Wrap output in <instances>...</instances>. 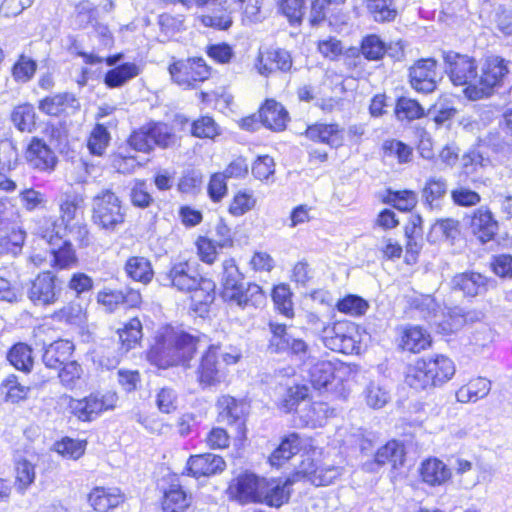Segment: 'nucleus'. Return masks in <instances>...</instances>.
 <instances>
[{"instance_id": "obj_1", "label": "nucleus", "mask_w": 512, "mask_h": 512, "mask_svg": "<svg viewBox=\"0 0 512 512\" xmlns=\"http://www.w3.org/2000/svg\"><path fill=\"white\" fill-rule=\"evenodd\" d=\"M157 281L163 287L174 288L191 296V307L200 315L208 311L215 300V283L202 277L194 265L188 261L172 264L169 270L160 272Z\"/></svg>"}, {"instance_id": "obj_2", "label": "nucleus", "mask_w": 512, "mask_h": 512, "mask_svg": "<svg viewBox=\"0 0 512 512\" xmlns=\"http://www.w3.org/2000/svg\"><path fill=\"white\" fill-rule=\"evenodd\" d=\"M207 344L205 335L196 336L184 331L165 329L156 337L148 352L151 364L166 369L172 366H188L196 351Z\"/></svg>"}, {"instance_id": "obj_3", "label": "nucleus", "mask_w": 512, "mask_h": 512, "mask_svg": "<svg viewBox=\"0 0 512 512\" xmlns=\"http://www.w3.org/2000/svg\"><path fill=\"white\" fill-rule=\"evenodd\" d=\"M478 86L469 89V99L490 97L496 89L512 83V62L500 56L486 57L479 68Z\"/></svg>"}, {"instance_id": "obj_4", "label": "nucleus", "mask_w": 512, "mask_h": 512, "mask_svg": "<svg viewBox=\"0 0 512 512\" xmlns=\"http://www.w3.org/2000/svg\"><path fill=\"white\" fill-rule=\"evenodd\" d=\"M92 222L99 229L115 232L125 222L120 198L110 189H103L92 199Z\"/></svg>"}, {"instance_id": "obj_5", "label": "nucleus", "mask_w": 512, "mask_h": 512, "mask_svg": "<svg viewBox=\"0 0 512 512\" xmlns=\"http://www.w3.org/2000/svg\"><path fill=\"white\" fill-rule=\"evenodd\" d=\"M175 141V135L167 124L148 123L133 131L128 139L131 148L139 152H150L155 146L167 148Z\"/></svg>"}, {"instance_id": "obj_6", "label": "nucleus", "mask_w": 512, "mask_h": 512, "mask_svg": "<svg viewBox=\"0 0 512 512\" xmlns=\"http://www.w3.org/2000/svg\"><path fill=\"white\" fill-rule=\"evenodd\" d=\"M446 73L455 86H465L464 92L469 98V89L478 86L479 69L475 59L457 53L444 55Z\"/></svg>"}, {"instance_id": "obj_7", "label": "nucleus", "mask_w": 512, "mask_h": 512, "mask_svg": "<svg viewBox=\"0 0 512 512\" xmlns=\"http://www.w3.org/2000/svg\"><path fill=\"white\" fill-rule=\"evenodd\" d=\"M61 282L51 271L39 273L26 285V296L35 306L54 304L61 295Z\"/></svg>"}, {"instance_id": "obj_8", "label": "nucleus", "mask_w": 512, "mask_h": 512, "mask_svg": "<svg viewBox=\"0 0 512 512\" xmlns=\"http://www.w3.org/2000/svg\"><path fill=\"white\" fill-rule=\"evenodd\" d=\"M171 79L183 88H195L210 77V68L202 58L177 61L168 68Z\"/></svg>"}, {"instance_id": "obj_9", "label": "nucleus", "mask_w": 512, "mask_h": 512, "mask_svg": "<svg viewBox=\"0 0 512 512\" xmlns=\"http://www.w3.org/2000/svg\"><path fill=\"white\" fill-rule=\"evenodd\" d=\"M342 474V468L334 465L316 466L311 458L301 462L295 472V478L299 481H308L315 486H327L332 484Z\"/></svg>"}, {"instance_id": "obj_10", "label": "nucleus", "mask_w": 512, "mask_h": 512, "mask_svg": "<svg viewBox=\"0 0 512 512\" xmlns=\"http://www.w3.org/2000/svg\"><path fill=\"white\" fill-rule=\"evenodd\" d=\"M437 62L433 58L420 59L409 68V82L417 92L435 91L438 82Z\"/></svg>"}, {"instance_id": "obj_11", "label": "nucleus", "mask_w": 512, "mask_h": 512, "mask_svg": "<svg viewBox=\"0 0 512 512\" xmlns=\"http://www.w3.org/2000/svg\"><path fill=\"white\" fill-rule=\"evenodd\" d=\"M263 478L244 473L231 481L228 492L232 499L241 504L259 503Z\"/></svg>"}, {"instance_id": "obj_12", "label": "nucleus", "mask_w": 512, "mask_h": 512, "mask_svg": "<svg viewBox=\"0 0 512 512\" xmlns=\"http://www.w3.org/2000/svg\"><path fill=\"white\" fill-rule=\"evenodd\" d=\"M25 159L31 168L47 173L54 171L58 162L55 152L38 137H33L28 144Z\"/></svg>"}, {"instance_id": "obj_13", "label": "nucleus", "mask_w": 512, "mask_h": 512, "mask_svg": "<svg viewBox=\"0 0 512 512\" xmlns=\"http://www.w3.org/2000/svg\"><path fill=\"white\" fill-rule=\"evenodd\" d=\"M298 482L295 478V473L285 480L263 478L261 488V499L259 503L266 504L271 507H280L288 502L291 494V486Z\"/></svg>"}, {"instance_id": "obj_14", "label": "nucleus", "mask_w": 512, "mask_h": 512, "mask_svg": "<svg viewBox=\"0 0 512 512\" xmlns=\"http://www.w3.org/2000/svg\"><path fill=\"white\" fill-rule=\"evenodd\" d=\"M255 67L259 74L266 77L276 71L288 72L292 67V58L284 49H267L259 52Z\"/></svg>"}, {"instance_id": "obj_15", "label": "nucleus", "mask_w": 512, "mask_h": 512, "mask_svg": "<svg viewBox=\"0 0 512 512\" xmlns=\"http://www.w3.org/2000/svg\"><path fill=\"white\" fill-rule=\"evenodd\" d=\"M217 406L220 421L229 425H236L239 432L244 431L246 416L249 412V406L246 402L231 396H222L219 398Z\"/></svg>"}, {"instance_id": "obj_16", "label": "nucleus", "mask_w": 512, "mask_h": 512, "mask_svg": "<svg viewBox=\"0 0 512 512\" xmlns=\"http://www.w3.org/2000/svg\"><path fill=\"white\" fill-rule=\"evenodd\" d=\"M493 281L480 273L464 272L455 275L451 280V287L455 291H461L464 295L475 297L485 293Z\"/></svg>"}, {"instance_id": "obj_17", "label": "nucleus", "mask_w": 512, "mask_h": 512, "mask_svg": "<svg viewBox=\"0 0 512 512\" xmlns=\"http://www.w3.org/2000/svg\"><path fill=\"white\" fill-rule=\"evenodd\" d=\"M206 353L202 356L200 366L198 368L199 381L206 385H214L221 381L223 376L220 363L218 362V354L220 346L208 343Z\"/></svg>"}, {"instance_id": "obj_18", "label": "nucleus", "mask_w": 512, "mask_h": 512, "mask_svg": "<svg viewBox=\"0 0 512 512\" xmlns=\"http://www.w3.org/2000/svg\"><path fill=\"white\" fill-rule=\"evenodd\" d=\"M70 412L81 421H92L101 412L108 409L102 397L91 394L83 399H69Z\"/></svg>"}, {"instance_id": "obj_19", "label": "nucleus", "mask_w": 512, "mask_h": 512, "mask_svg": "<svg viewBox=\"0 0 512 512\" xmlns=\"http://www.w3.org/2000/svg\"><path fill=\"white\" fill-rule=\"evenodd\" d=\"M188 470L194 477L216 475L224 471L226 463L216 454L204 453L190 456L187 462Z\"/></svg>"}, {"instance_id": "obj_20", "label": "nucleus", "mask_w": 512, "mask_h": 512, "mask_svg": "<svg viewBox=\"0 0 512 512\" xmlns=\"http://www.w3.org/2000/svg\"><path fill=\"white\" fill-rule=\"evenodd\" d=\"M470 227L472 233L482 243H486L497 234L498 222L487 207H480L473 212Z\"/></svg>"}, {"instance_id": "obj_21", "label": "nucleus", "mask_w": 512, "mask_h": 512, "mask_svg": "<svg viewBox=\"0 0 512 512\" xmlns=\"http://www.w3.org/2000/svg\"><path fill=\"white\" fill-rule=\"evenodd\" d=\"M447 191L448 184L444 177L431 176L421 190V202L430 210H441Z\"/></svg>"}, {"instance_id": "obj_22", "label": "nucleus", "mask_w": 512, "mask_h": 512, "mask_svg": "<svg viewBox=\"0 0 512 512\" xmlns=\"http://www.w3.org/2000/svg\"><path fill=\"white\" fill-rule=\"evenodd\" d=\"M243 274L239 271L235 260L226 259L222 263L221 286L222 298L228 302L233 299L239 289L243 286Z\"/></svg>"}, {"instance_id": "obj_23", "label": "nucleus", "mask_w": 512, "mask_h": 512, "mask_svg": "<svg viewBox=\"0 0 512 512\" xmlns=\"http://www.w3.org/2000/svg\"><path fill=\"white\" fill-rule=\"evenodd\" d=\"M74 352V344L69 340H57L45 347L42 361L51 369H58L68 361Z\"/></svg>"}, {"instance_id": "obj_24", "label": "nucleus", "mask_w": 512, "mask_h": 512, "mask_svg": "<svg viewBox=\"0 0 512 512\" xmlns=\"http://www.w3.org/2000/svg\"><path fill=\"white\" fill-rule=\"evenodd\" d=\"M259 117L262 124L272 131H283L288 122V112L277 101L266 100L259 110Z\"/></svg>"}, {"instance_id": "obj_25", "label": "nucleus", "mask_w": 512, "mask_h": 512, "mask_svg": "<svg viewBox=\"0 0 512 512\" xmlns=\"http://www.w3.org/2000/svg\"><path fill=\"white\" fill-rule=\"evenodd\" d=\"M85 198L77 192L65 193L59 204L60 220L66 226L83 219Z\"/></svg>"}, {"instance_id": "obj_26", "label": "nucleus", "mask_w": 512, "mask_h": 512, "mask_svg": "<svg viewBox=\"0 0 512 512\" xmlns=\"http://www.w3.org/2000/svg\"><path fill=\"white\" fill-rule=\"evenodd\" d=\"M88 501L94 510L107 512L124 501V495L118 488L95 487L88 495Z\"/></svg>"}, {"instance_id": "obj_27", "label": "nucleus", "mask_w": 512, "mask_h": 512, "mask_svg": "<svg viewBox=\"0 0 512 512\" xmlns=\"http://www.w3.org/2000/svg\"><path fill=\"white\" fill-rule=\"evenodd\" d=\"M338 124L316 123L308 126L306 136L315 142L325 143L331 147L342 145L343 137Z\"/></svg>"}, {"instance_id": "obj_28", "label": "nucleus", "mask_w": 512, "mask_h": 512, "mask_svg": "<svg viewBox=\"0 0 512 512\" xmlns=\"http://www.w3.org/2000/svg\"><path fill=\"white\" fill-rule=\"evenodd\" d=\"M228 302L242 309L248 307L260 308L266 303V294L262 288L255 283H249L247 286L243 284L235 297Z\"/></svg>"}, {"instance_id": "obj_29", "label": "nucleus", "mask_w": 512, "mask_h": 512, "mask_svg": "<svg viewBox=\"0 0 512 512\" xmlns=\"http://www.w3.org/2000/svg\"><path fill=\"white\" fill-rule=\"evenodd\" d=\"M163 512H193L191 497L179 485H171L164 492L162 499Z\"/></svg>"}, {"instance_id": "obj_30", "label": "nucleus", "mask_w": 512, "mask_h": 512, "mask_svg": "<svg viewBox=\"0 0 512 512\" xmlns=\"http://www.w3.org/2000/svg\"><path fill=\"white\" fill-rule=\"evenodd\" d=\"M405 382L416 390L437 386L431 375V370L427 366L426 359H419L408 368Z\"/></svg>"}, {"instance_id": "obj_31", "label": "nucleus", "mask_w": 512, "mask_h": 512, "mask_svg": "<svg viewBox=\"0 0 512 512\" xmlns=\"http://www.w3.org/2000/svg\"><path fill=\"white\" fill-rule=\"evenodd\" d=\"M124 271L128 278L144 285L150 283L154 276L150 261L141 256L129 257L124 265Z\"/></svg>"}, {"instance_id": "obj_32", "label": "nucleus", "mask_w": 512, "mask_h": 512, "mask_svg": "<svg viewBox=\"0 0 512 512\" xmlns=\"http://www.w3.org/2000/svg\"><path fill=\"white\" fill-rule=\"evenodd\" d=\"M301 447L299 435L296 433L289 434L270 455V464L275 467H281L287 460L296 455L301 450Z\"/></svg>"}, {"instance_id": "obj_33", "label": "nucleus", "mask_w": 512, "mask_h": 512, "mask_svg": "<svg viewBox=\"0 0 512 512\" xmlns=\"http://www.w3.org/2000/svg\"><path fill=\"white\" fill-rule=\"evenodd\" d=\"M420 474L422 480L431 486L441 485L451 477L447 466L436 458L425 460L421 465Z\"/></svg>"}, {"instance_id": "obj_34", "label": "nucleus", "mask_w": 512, "mask_h": 512, "mask_svg": "<svg viewBox=\"0 0 512 512\" xmlns=\"http://www.w3.org/2000/svg\"><path fill=\"white\" fill-rule=\"evenodd\" d=\"M431 343L430 335L419 326L407 327L401 337V347L404 350L419 353Z\"/></svg>"}, {"instance_id": "obj_35", "label": "nucleus", "mask_w": 512, "mask_h": 512, "mask_svg": "<svg viewBox=\"0 0 512 512\" xmlns=\"http://www.w3.org/2000/svg\"><path fill=\"white\" fill-rule=\"evenodd\" d=\"M79 102L71 93H60L46 97L39 104V109L48 115H59L66 108H78Z\"/></svg>"}, {"instance_id": "obj_36", "label": "nucleus", "mask_w": 512, "mask_h": 512, "mask_svg": "<svg viewBox=\"0 0 512 512\" xmlns=\"http://www.w3.org/2000/svg\"><path fill=\"white\" fill-rule=\"evenodd\" d=\"M312 386L317 389H326L334 380L335 366L330 361H317L308 370Z\"/></svg>"}, {"instance_id": "obj_37", "label": "nucleus", "mask_w": 512, "mask_h": 512, "mask_svg": "<svg viewBox=\"0 0 512 512\" xmlns=\"http://www.w3.org/2000/svg\"><path fill=\"white\" fill-rule=\"evenodd\" d=\"M140 67L135 63H124L109 70L104 78L105 84L110 88L121 87L127 81L140 74Z\"/></svg>"}, {"instance_id": "obj_38", "label": "nucleus", "mask_w": 512, "mask_h": 512, "mask_svg": "<svg viewBox=\"0 0 512 512\" xmlns=\"http://www.w3.org/2000/svg\"><path fill=\"white\" fill-rule=\"evenodd\" d=\"M405 451L402 444L392 440L379 448L375 454V463L384 465L390 463L395 469L404 462Z\"/></svg>"}, {"instance_id": "obj_39", "label": "nucleus", "mask_w": 512, "mask_h": 512, "mask_svg": "<svg viewBox=\"0 0 512 512\" xmlns=\"http://www.w3.org/2000/svg\"><path fill=\"white\" fill-rule=\"evenodd\" d=\"M118 335L121 342V350L125 353L135 348L142 339V324L138 318H132L124 324L123 328L118 329Z\"/></svg>"}, {"instance_id": "obj_40", "label": "nucleus", "mask_w": 512, "mask_h": 512, "mask_svg": "<svg viewBox=\"0 0 512 512\" xmlns=\"http://www.w3.org/2000/svg\"><path fill=\"white\" fill-rule=\"evenodd\" d=\"M426 363L437 385L443 384L455 373L453 361L444 355L426 359Z\"/></svg>"}, {"instance_id": "obj_41", "label": "nucleus", "mask_w": 512, "mask_h": 512, "mask_svg": "<svg viewBox=\"0 0 512 512\" xmlns=\"http://www.w3.org/2000/svg\"><path fill=\"white\" fill-rule=\"evenodd\" d=\"M460 234L459 221L453 218L437 220L428 233V240L436 242L441 238L453 241Z\"/></svg>"}, {"instance_id": "obj_42", "label": "nucleus", "mask_w": 512, "mask_h": 512, "mask_svg": "<svg viewBox=\"0 0 512 512\" xmlns=\"http://www.w3.org/2000/svg\"><path fill=\"white\" fill-rule=\"evenodd\" d=\"M468 321V314H459L456 311L449 312L447 315L440 313L433 319L431 325L442 334H450L460 329Z\"/></svg>"}, {"instance_id": "obj_43", "label": "nucleus", "mask_w": 512, "mask_h": 512, "mask_svg": "<svg viewBox=\"0 0 512 512\" xmlns=\"http://www.w3.org/2000/svg\"><path fill=\"white\" fill-rule=\"evenodd\" d=\"M7 359L16 369L29 372L33 366L32 349L25 343H17L11 347Z\"/></svg>"}, {"instance_id": "obj_44", "label": "nucleus", "mask_w": 512, "mask_h": 512, "mask_svg": "<svg viewBox=\"0 0 512 512\" xmlns=\"http://www.w3.org/2000/svg\"><path fill=\"white\" fill-rule=\"evenodd\" d=\"M354 333V324L347 321L336 322L329 328H326L325 336H323L324 345L334 351V346L344 341L349 334Z\"/></svg>"}, {"instance_id": "obj_45", "label": "nucleus", "mask_w": 512, "mask_h": 512, "mask_svg": "<svg viewBox=\"0 0 512 512\" xmlns=\"http://www.w3.org/2000/svg\"><path fill=\"white\" fill-rule=\"evenodd\" d=\"M395 0H367L366 7L377 22L392 21L397 15Z\"/></svg>"}, {"instance_id": "obj_46", "label": "nucleus", "mask_w": 512, "mask_h": 512, "mask_svg": "<svg viewBox=\"0 0 512 512\" xmlns=\"http://www.w3.org/2000/svg\"><path fill=\"white\" fill-rule=\"evenodd\" d=\"M61 243V245L56 243L54 246L50 247L55 266L60 269L75 266L77 263V257L72 244L69 241H61Z\"/></svg>"}, {"instance_id": "obj_47", "label": "nucleus", "mask_w": 512, "mask_h": 512, "mask_svg": "<svg viewBox=\"0 0 512 512\" xmlns=\"http://www.w3.org/2000/svg\"><path fill=\"white\" fill-rule=\"evenodd\" d=\"M15 127L21 132H32L35 128V110L30 104L17 106L11 115Z\"/></svg>"}, {"instance_id": "obj_48", "label": "nucleus", "mask_w": 512, "mask_h": 512, "mask_svg": "<svg viewBox=\"0 0 512 512\" xmlns=\"http://www.w3.org/2000/svg\"><path fill=\"white\" fill-rule=\"evenodd\" d=\"M385 157L396 158L399 164H405L412 161L413 149L402 141L391 139L384 141L382 145Z\"/></svg>"}, {"instance_id": "obj_49", "label": "nucleus", "mask_w": 512, "mask_h": 512, "mask_svg": "<svg viewBox=\"0 0 512 512\" xmlns=\"http://www.w3.org/2000/svg\"><path fill=\"white\" fill-rule=\"evenodd\" d=\"M269 329L272 333L269 340V349L274 353L288 351L292 336L287 332L286 325L271 322L269 323Z\"/></svg>"}, {"instance_id": "obj_50", "label": "nucleus", "mask_w": 512, "mask_h": 512, "mask_svg": "<svg viewBox=\"0 0 512 512\" xmlns=\"http://www.w3.org/2000/svg\"><path fill=\"white\" fill-rule=\"evenodd\" d=\"M129 199L133 206L141 209L148 208L154 202L147 183L144 180L139 179H136L131 183Z\"/></svg>"}, {"instance_id": "obj_51", "label": "nucleus", "mask_w": 512, "mask_h": 512, "mask_svg": "<svg viewBox=\"0 0 512 512\" xmlns=\"http://www.w3.org/2000/svg\"><path fill=\"white\" fill-rule=\"evenodd\" d=\"M292 293L285 284L274 287L272 291V300L276 309L284 316L292 318L294 316Z\"/></svg>"}, {"instance_id": "obj_52", "label": "nucleus", "mask_w": 512, "mask_h": 512, "mask_svg": "<svg viewBox=\"0 0 512 512\" xmlns=\"http://www.w3.org/2000/svg\"><path fill=\"white\" fill-rule=\"evenodd\" d=\"M20 212L16 199L8 196H0V230H6L10 225L16 223Z\"/></svg>"}, {"instance_id": "obj_53", "label": "nucleus", "mask_w": 512, "mask_h": 512, "mask_svg": "<svg viewBox=\"0 0 512 512\" xmlns=\"http://www.w3.org/2000/svg\"><path fill=\"white\" fill-rule=\"evenodd\" d=\"M395 113L399 120L411 121L422 117L424 109L416 100L401 97L397 101Z\"/></svg>"}, {"instance_id": "obj_54", "label": "nucleus", "mask_w": 512, "mask_h": 512, "mask_svg": "<svg viewBox=\"0 0 512 512\" xmlns=\"http://www.w3.org/2000/svg\"><path fill=\"white\" fill-rule=\"evenodd\" d=\"M450 195L453 204L459 207H474L481 202V196L478 192L462 185L452 189Z\"/></svg>"}, {"instance_id": "obj_55", "label": "nucleus", "mask_w": 512, "mask_h": 512, "mask_svg": "<svg viewBox=\"0 0 512 512\" xmlns=\"http://www.w3.org/2000/svg\"><path fill=\"white\" fill-rule=\"evenodd\" d=\"M83 374V369L76 361H68L61 366L58 377L61 384L67 389H73L77 386Z\"/></svg>"}, {"instance_id": "obj_56", "label": "nucleus", "mask_w": 512, "mask_h": 512, "mask_svg": "<svg viewBox=\"0 0 512 512\" xmlns=\"http://www.w3.org/2000/svg\"><path fill=\"white\" fill-rule=\"evenodd\" d=\"M19 199L22 207L28 212L43 209L47 203L45 194L33 188L21 190L19 192Z\"/></svg>"}, {"instance_id": "obj_57", "label": "nucleus", "mask_w": 512, "mask_h": 512, "mask_svg": "<svg viewBox=\"0 0 512 512\" xmlns=\"http://www.w3.org/2000/svg\"><path fill=\"white\" fill-rule=\"evenodd\" d=\"M18 162L16 144L10 139L0 140V171H10Z\"/></svg>"}, {"instance_id": "obj_58", "label": "nucleus", "mask_w": 512, "mask_h": 512, "mask_svg": "<svg viewBox=\"0 0 512 512\" xmlns=\"http://www.w3.org/2000/svg\"><path fill=\"white\" fill-rule=\"evenodd\" d=\"M364 393L367 405L373 409L383 408L390 400L389 392L374 382L366 387Z\"/></svg>"}, {"instance_id": "obj_59", "label": "nucleus", "mask_w": 512, "mask_h": 512, "mask_svg": "<svg viewBox=\"0 0 512 512\" xmlns=\"http://www.w3.org/2000/svg\"><path fill=\"white\" fill-rule=\"evenodd\" d=\"M368 308V302L357 295H348L337 303V309L340 312L352 316H361L366 313Z\"/></svg>"}, {"instance_id": "obj_60", "label": "nucleus", "mask_w": 512, "mask_h": 512, "mask_svg": "<svg viewBox=\"0 0 512 512\" xmlns=\"http://www.w3.org/2000/svg\"><path fill=\"white\" fill-rule=\"evenodd\" d=\"M53 319L69 324H80L84 319V310L80 304L70 302L53 313Z\"/></svg>"}, {"instance_id": "obj_61", "label": "nucleus", "mask_w": 512, "mask_h": 512, "mask_svg": "<svg viewBox=\"0 0 512 512\" xmlns=\"http://www.w3.org/2000/svg\"><path fill=\"white\" fill-rule=\"evenodd\" d=\"M361 53L368 60H379L385 54V44L377 35H368L362 40Z\"/></svg>"}, {"instance_id": "obj_62", "label": "nucleus", "mask_w": 512, "mask_h": 512, "mask_svg": "<svg viewBox=\"0 0 512 512\" xmlns=\"http://www.w3.org/2000/svg\"><path fill=\"white\" fill-rule=\"evenodd\" d=\"M256 199L247 191H239L232 199L229 213L233 216H242L254 208Z\"/></svg>"}, {"instance_id": "obj_63", "label": "nucleus", "mask_w": 512, "mask_h": 512, "mask_svg": "<svg viewBox=\"0 0 512 512\" xmlns=\"http://www.w3.org/2000/svg\"><path fill=\"white\" fill-rule=\"evenodd\" d=\"M37 64L34 60L21 55L18 61L14 64L12 75L18 82H28L35 74Z\"/></svg>"}, {"instance_id": "obj_64", "label": "nucleus", "mask_w": 512, "mask_h": 512, "mask_svg": "<svg viewBox=\"0 0 512 512\" xmlns=\"http://www.w3.org/2000/svg\"><path fill=\"white\" fill-rule=\"evenodd\" d=\"M415 309L422 313V316L430 321L440 313V306L431 295H419L412 300Z\"/></svg>"}]
</instances>
